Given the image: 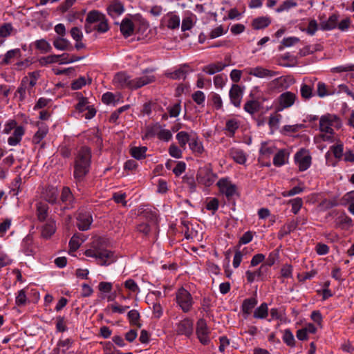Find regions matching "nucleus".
<instances>
[{
  "instance_id": "10",
  "label": "nucleus",
  "mask_w": 354,
  "mask_h": 354,
  "mask_svg": "<svg viewBox=\"0 0 354 354\" xmlns=\"http://www.w3.org/2000/svg\"><path fill=\"white\" fill-rule=\"evenodd\" d=\"M196 333L199 342L203 345H208L210 342L209 337V330L204 318H200L196 322Z\"/></svg>"
},
{
  "instance_id": "56",
  "label": "nucleus",
  "mask_w": 354,
  "mask_h": 354,
  "mask_svg": "<svg viewBox=\"0 0 354 354\" xmlns=\"http://www.w3.org/2000/svg\"><path fill=\"white\" fill-rule=\"evenodd\" d=\"M293 267L291 264L286 263L280 270L281 277L283 279H292L293 277Z\"/></svg>"
},
{
  "instance_id": "22",
  "label": "nucleus",
  "mask_w": 354,
  "mask_h": 354,
  "mask_svg": "<svg viewBox=\"0 0 354 354\" xmlns=\"http://www.w3.org/2000/svg\"><path fill=\"white\" fill-rule=\"evenodd\" d=\"M189 68L187 64L180 66L174 71H167L165 73L166 77L171 80H185L187 77L188 71L185 69Z\"/></svg>"
},
{
  "instance_id": "31",
  "label": "nucleus",
  "mask_w": 354,
  "mask_h": 354,
  "mask_svg": "<svg viewBox=\"0 0 354 354\" xmlns=\"http://www.w3.org/2000/svg\"><path fill=\"white\" fill-rule=\"evenodd\" d=\"M121 34L124 38H128L133 35L134 32V24L129 18H124L122 20L120 26Z\"/></svg>"
},
{
  "instance_id": "54",
  "label": "nucleus",
  "mask_w": 354,
  "mask_h": 354,
  "mask_svg": "<svg viewBox=\"0 0 354 354\" xmlns=\"http://www.w3.org/2000/svg\"><path fill=\"white\" fill-rule=\"evenodd\" d=\"M257 277V281H264L269 272V268L266 265L261 264V266L255 271H254Z\"/></svg>"
},
{
  "instance_id": "46",
  "label": "nucleus",
  "mask_w": 354,
  "mask_h": 354,
  "mask_svg": "<svg viewBox=\"0 0 354 354\" xmlns=\"http://www.w3.org/2000/svg\"><path fill=\"white\" fill-rule=\"evenodd\" d=\"M92 79L88 78V82H86V80L84 77L80 76L79 78L73 80L71 82V88L73 91L81 89L83 86H84L86 84H91Z\"/></svg>"
},
{
  "instance_id": "55",
  "label": "nucleus",
  "mask_w": 354,
  "mask_h": 354,
  "mask_svg": "<svg viewBox=\"0 0 354 354\" xmlns=\"http://www.w3.org/2000/svg\"><path fill=\"white\" fill-rule=\"evenodd\" d=\"M292 206L291 212L294 214H297L303 206V200L301 198L297 197L293 199H290L288 203Z\"/></svg>"
},
{
  "instance_id": "61",
  "label": "nucleus",
  "mask_w": 354,
  "mask_h": 354,
  "mask_svg": "<svg viewBox=\"0 0 354 354\" xmlns=\"http://www.w3.org/2000/svg\"><path fill=\"white\" fill-rule=\"evenodd\" d=\"M13 30V26L10 23H4L0 26V37L3 38L10 36Z\"/></svg>"
},
{
  "instance_id": "23",
  "label": "nucleus",
  "mask_w": 354,
  "mask_h": 354,
  "mask_svg": "<svg viewBox=\"0 0 354 354\" xmlns=\"http://www.w3.org/2000/svg\"><path fill=\"white\" fill-rule=\"evenodd\" d=\"M56 232V222L54 219L50 218L42 226L41 236L45 239H49Z\"/></svg>"
},
{
  "instance_id": "49",
  "label": "nucleus",
  "mask_w": 354,
  "mask_h": 354,
  "mask_svg": "<svg viewBox=\"0 0 354 354\" xmlns=\"http://www.w3.org/2000/svg\"><path fill=\"white\" fill-rule=\"evenodd\" d=\"M183 183L187 186L189 192L193 193L196 192V183L193 175H185L183 177Z\"/></svg>"
},
{
  "instance_id": "34",
  "label": "nucleus",
  "mask_w": 354,
  "mask_h": 354,
  "mask_svg": "<svg viewBox=\"0 0 354 354\" xmlns=\"http://www.w3.org/2000/svg\"><path fill=\"white\" fill-rule=\"evenodd\" d=\"M25 133V129L22 126H18L13 132V136L8 138V143L10 146H16L20 143L22 137Z\"/></svg>"
},
{
  "instance_id": "45",
  "label": "nucleus",
  "mask_w": 354,
  "mask_h": 354,
  "mask_svg": "<svg viewBox=\"0 0 354 354\" xmlns=\"http://www.w3.org/2000/svg\"><path fill=\"white\" fill-rule=\"evenodd\" d=\"M268 315V304L265 302L262 303L257 307L253 313V317L256 319H266Z\"/></svg>"
},
{
  "instance_id": "28",
  "label": "nucleus",
  "mask_w": 354,
  "mask_h": 354,
  "mask_svg": "<svg viewBox=\"0 0 354 354\" xmlns=\"http://www.w3.org/2000/svg\"><path fill=\"white\" fill-rule=\"evenodd\" d=\"M106 11L111 17L115 18L124 12V7L120 1H115L108 6Z\"/></svg>"
},
{
  "instance_id": "5",
  "label": "nucleus",
  "mask_w": 354,
  "mask_h": 354,
  "mask_svg": "<svg viewBox=\"0 0 354 354\" xmlns=\"http://www.w3.org/2000/svg\"><path fill=\"white\" fill-rule=\"evenodd\" d=\"M216 185L219 189L220 192L225 195L228 201L234 199V196L236 195L239 196L237 192V187L227 178H222L216 183Z\"/></svg>"
},
{
  "instance_id": "52",
  "label": "nucleus",
  "mask_w": 354,
  "mask_h": 354,
  "mask_svg": "<svg viewBox=\"0 0 354 354\" xmlns=\"http://www.w3.org/2000/svg\"><path fill=\"white\" fill-rule=\"evenodd\" d=\"M299 41V39L297 37H288L283 38L281 41V44L279 46L278 50L281 51L285 47H290Z\"/></svg>"
},
{
  "instance_id": "42",
  "label": "nucleus",
  "mask_w": 354,
  "mask_h": 354,
  "mask_svg": "<svg viewBox=\"0 0 354 354\" xmlns=\"http://www.w3.org/2000/svg\"><path fill=\"white\" fill-rule=\"evenodd\" d=\"M147 147H133L130 149L131 156L136 160H142L146 157Z\"/></svg>"
},
{
  "instance_id": "44",
  "label": "nucleus",
  "mask_w": 354,
  "mask_h": 354,
  "mask_svg": "<svg viewBox=\"0 0 354 354\" xmlns=\"http://www.w3.org/2000/svg\"><path fill=\"white\" fill-rule=\"evenodd\" d=\"M141 215L152 223H158V214L156 210L147 208L142 211Z\"/></svg>"
},
{
  "instance_id": "50",
  "label": "nucleus",
  "mask_w": 354,
  "mask_h": 354,
  "mask_svg": "<svg viewBox=\"0 0 354 354\" xmlns=\"http://www.w3.org/2000/svg\"><path fill=\"white\" fill-rule=\"evenodd\" d=\"M283 342L290 347L295 346V339L290 329L287 328L283 330L282 337Z\"/></svg>"
},
{
  "instance_id": "33",
  "label": "nucleus",
  "mask_w": 354,
  "mask_h": 354,
  "mask_svg": "<svg viewBox=\"0 0 354 354\" xmlns=\"http://www.w3.org/2000/svg\"><path fill=\"white\" fill-rule=\"evenodd\" d=\"M271 21L270 17H258L252 20L251 26L254 30H262L269 26Z\"/></svg>"
},
{
  "instance_id": "35",
  "label": "nucleus",
  "mask_w": 354,
  "mask_h": 354,
  "mask_svg": "<svg viewBox=\"0 0 354 354\" xmlns=\"http://www.w3.org/2000/svg\"><path fill=\"white\" fill-rule=\"evenodd\" d=\"M54 47L59 50H72L73 47L71 42L64 37H57L53 41Z\"/></svg>"
},
{
  "instance_id": "12",
  "label": "nucleus",
  "mask_w": 354,
  "mask_h": 354,
  "mask_svg": "<svg viewBox=\"0 0 354 354\" xmlns=\"http://www.w3.org/2000/svg\"><path fill=\"white\" fill-rule=\"evenodd\" d=\"M216 178V175L213 173L212 169L208 168L201 169L196 175V180L198 184L205 187L212 185Z\"/></svg>"
},
{
  "instance_id": "1",
  "label": "nucleus",
  "mask_w": 354,
  "mask_h": 354,
  "mask_svg": "<svg viewBox=\"0 0 354 354\" xmlns=\"http://www.w3.org/2000/svg\"><path fill=\"white\" fill-rule=\"evenodd\" d=\"M91 149L86 145L80 147L74 154L73 178L77 185L84 181L91 168Z\"/></svg>"
},
{
  "instance_id": "13",
  "label": "nucleus",
  "mask_w": 354,
  "mask_h": 354,
  "mask_svg": "<svg viewBox=\"0 0 354 354\" xmlns=\"http://www.w3.org/2000/svg\"><path fill=\"white\" fill-rule=\"evenodd\" d=\"M75 110L79 113H82L85 111L86 113L83 115L85 119L91 120L96 115L97 111L93 105H91L88 98H82L75 106Z\"/></svg>"
},
{
  "instance_id": "39",
  "label": "nucleus",
  "mask_w": 354,
  "mask_h": 354,
  "mask_svg": "<svg viewBox=\"0 0 354 354\" xmlns=\"http://www.w3.org/2000/svg\"><path fill=\"white\" fill-rule=\"evenodd\" d=\"M127 319L131 326H136L138 328H140L142 327V324L140 323V315L137 310L133 309L129 310L127 313Z\"/></svg>"
},
{
  "instance_id": "30",
  "label": "nucleus",
  "mask_w": 354,
  "mask_h": 354,
  "mask_svg": "<svg viewBox=\"0 0 354 354\" xmlns=\"http://www.w3.org/2000/svg\"><path fill=\"white\" fill-rule=\"evenodd\" d=\"M37 127L38 130L32 137V142L35 145L39 144L48 132V127L44 122H37Z\"/></svg>"
},
{
  "instance_id": "47",
  "label": "nucleus",
  "mask_w": 354,
  "mask_h": 354,
  "mask_svg": "<svg viewBox=\"0 0 354 354\" xmlns=\"http://www.w3.org/2000/svg\"><path fill=\"white\" fill-rule=\"evenodd\" d=\"M34 44L35 48L40 50L41 53H48L52 49L50 44L44 39L36 40Z\"/></svg>"
},
{
  "instance_id": "36",
  "label": "nucleus",
  "mask_w": 354,
  "mask_h": 354,
  "mask_svg": "<svg viewBox=\"0 0 354 354\" xmlns=\"http://www.w3.org/2000/svg\"><path fill=\"white\" fill-rule=\"evenodd\" d=\"M226 66H227V64H223L221 62H218L216 63H212V64L204 66L202 68V71L208 75H214L216 73L222 71Z\"/></svg>"
},
{
  "instance_id": "20",
  "label": "nucleus",
  "mask_w": 354,
  "mask_h": 354,
  "mask_svg": "<svg viewBox=\"0 0 354 354\" xmlns=\"http://www.w3.org/2000/svg\"><path fill=\"white\" fill-rule=\"evenodd\" d=\"M258 304V299L256 296L246 298L243 300L241 309L244 317L246 318L251 314L252 310Z\"/></svg>"
},
{
  "instance_id": "53",
  "label": "nucleus",
  "mask_w": 354,
  "mask_h": 354,
  "mask_svg": "<svg viewBox=\"0 0 354 354\" xmlns=\"http://www.w3.org/2000/svg\"><path fill=\"white\" fill-rule=\"evenodd\" d=\"M21 56V50L19 48H15L12 50H8L1 61L2 64H8L10 63L11 59L15 57H20Z\"/></svg>"
},
{
  "instance_id": "16",
  "label": "nucleus",
  "mask_w": 354,
  "mask_h": 354,
  "mask_svg": "<svg viewBox=\"0 0 354 354\" xmlns=\"http://www.w3.org/2000/svg\"><path fill=\"white\" fill-rule=\"evenodd\" d=\"M245 71L248 75H253L259 78L270 77L278 75V72L265 68L262 66L245 68Z\"/></svg>"
},
{
  "instance_id": "60",
  "label": "nucleus",
  "mask_w": 354,
  "mask_h": 354,
  "mask_svg": "<svg viewBox=\"0 0 354 354\" xmlns=\"http://www.w3.org/2000/svg\"><path fill=\"white\" fill-rule=\"evenodd\" d=\"M319 25L315 19H310L309 21L308 27L306 28L301 29V31L306 32L308 35H314L318 30Z\"/></svg>"
},
{
  "instance_id": "26",
  "label": "nucleus",
  "mask_w": 354,
  "mask_h": 354,
  "mask_svg": "<svg viewBox=\"0 0 354 354\" xmlns=\"http://www.w3.org/2000/svg\"><path fill=\"white\" fill-rule=\"evenodd\" d=\"M189 149L196 155H201L204 151L203 142L199 140L196 133L192 131V138L189 143Z\"/></svg>"
},
{
  "instance_id": "51",
  "label": "nucleus",
  "mask_w": 354,
  "mask_h": 354,
  "mask_svg": "<svg viewBox=\"0 0 354 354\" xmlns=\"http://www.w3.org/2000/svg\"><path fill=\"white\" fill-rule=\"evenodd\" d=\"M301 96L305 100H310L313 95V88L310 85L302 84L300 88Z\"/></svg>"
},
{
  "instance_id": "3",
  "label": "nucleus",
  "mask_w": 354,
  "mask_h": 354,
  "mask_svg": "<svg viewBox=\"0 0 354 354\" xmlns=\"http://www.w3.org/2000/svg\"><path fill=\"white\" fill-rule=\"evenodd\" d=\"M175 300L178 306L185 313H189L194 304L192 295L184 287H180L177 290Z\"/></svg>"
},
{
  "instance_id": "58",
  "label": "nucleus",
  "mask_w": 354,
  "mask_h": 354,
  "mask_svg": "<svg viewBox=\"0 0 354 354\" xmlns=\"http://www.w3.org/2000/svg\"><path fill=\"white\" fill-rule=\"evenodd\" d=\"M297 6V3L295 0H286L284 1L277 9V12H282L287 11L292 8H295Z\"/></svg>"
},
{
  "instance_id": "43",
  "label": "nucleus",
  "mask_w": 354,
  "mask_h": 354,
  "mask_svg": "<svg viewBox=\"0 0 354 354\" xmlns=\"http://www.w3.org/2000/svg\"><path fill=\"white\" fill-rule=\"evenodd\" d=\"M192 138V131L189 134L186 131H182L178 132L176 136V140H178L180 147L182 148H185L186 145L189 143Z\"/></svg>"
},
{
  "instance_id": "18",
  "label": "nucleus",
  "mask_w": 354,
  "mask_h": 354,
  "mask_svg": "<svg viewBox=\"0 0 354 354\" xmlns=\"http://www.w3.org/2000/svg\"><path fill=\"white\" fill-rule=\"evenodd\" d=\"M33 88H30L29 84L28 83V76H25L21 79L20 84L17 88L15 95L19 96V101L23 102L26 99V93L28 91L30 94L32 91Z\"/></svg>"
},
{
  "instance_id": "29",
  "label": "nucleus",
  "mask_w": 354,
  "mask_h": 354,
  "mask_svg": "<svg viewBox=\"0 0 354 354\" xmlns=\"http://www.w3.org/2000/svg\"><path fill=\"white\" fill-rule=\"evenodd\" d=\"M289 152L286 149H279L274 156L273 165L279 167L288 163Z\"/></svg>"
},
{
  "instance_id": "62",
  "label": "nucleus",
  "mask_w": 354,
  "mask_h": 354,
  "mask_svg": "<svg viewBox=\"0 0 354 354\" xmlns=\"http://www.w3.org/2000/svg\"><path fill=\"white\" fill-rule=\"evenodd\" d=\"M209 100L216 110L221 109L223 107V101L219 94L216 93H212Z\"/></svg>"
},
{
  "instance_id": "38",
  "label": "nucleus",
  "mask_w": 354,
  "mask_h": 354,
  "mask_svg": "<svg viewBox=\"0 0 354 354\" xmlns=\"http://www.w3.org/2000/svg\"><path fill=\"white\" fill-rule=\"evenodd\" d=\"M44 197L48 203H57L58 197L57 189L53 186L48 187L44 193Z\"/></svg>"
},
{
  "instance_id": "57",
  "label": "nucleus",
  "mask_w": 354,
  "mask_h": 354,
  "mask_svg": "<svg viewBox=\"0 0 354 354\" xmlns=\"http://www.w3.org/2000/svg\"><path fill=\"white\" fill-rule=\"evenodd\" d=\"M277 150V147L274 145H268L267 143L263 142L261 144L259 149V153L261 156H270L274 153Z\"/></svg>"
},
{
  "instance_id": "24",
  "label": "nucleus",
  "mask_w": 354,
  "mask_h": 354,
  "mask_svg": "<svg viewBox=\"0 0 354 354\" xmlns=\"http://www.w3.org/2000/svg\"><path fill=\"white\" fill-rule=\"evenodd\" d=\"M230 157L236 163L244 165L247 160L245 152L239 148L232 147L229 150Z\"/></svg>"
},
{
  "instance_id": "17",
  "label": "nucleus",
  "mask_w": 354,
  "mask_h": 354,
  "mask_svg": "<svg viewBox=\"0 0 354 354\" xmlns=\"http://www.w3.org/2000/svg\"><path fill=\"white\" fill-rule=\"evenodd\" d=\"M296 99L297 95L295 93L290 91H286L279 96V104L281 107V109H287L294 104Z\"/></svg>"
},
{
  "instance_id": "7",
  "label": "nucleus",
  "mask_w": 354,
  "mask_h": 354,
  "mask_svg": "<svg viewBox=\"0 0 354 354\" xmlns=\"http://www.w3.org/2000/svg\"><path fill=\"white\" fill-rule=\"evenodd\" d=\"M77 227L81 231H86L90 229L93 223V217L90 210L85 207H80L77 212Z\"/></svg>"
},
{
  "instance_id": "2",
  "label": "nucleus",
  "mask_w": 354,
  "mask_h": 354,
  "mask_svg": "<svg viewBox=\"0 0 354 354\" xmlns=\"http://www.w3.org/2000/svg\"><path fill=\"white\" fill-rule=\"evenodd\" d=\"M109 29L108 19L104 14L97 10H92L87 13L84 24L86 33L90 34L96 31L102 34L108 32Z\"/></svg>"
},
{
  "instance_id": "37",
  "label": "nucleus",
  "mask_w": 354,
  "mask_h": 354,
  "mask_svg": "<svg viewBox=\"0 0 354 354\" xmlns=\"http://www.w3.org/2000/svg\"><path fill=\"white\" fill-rule=\"evenodd\" d=\"M155 81L156 77L153 75H146L140 77L134 78V90L154 82Z\"/></svg>"
},
{
  "instance_id": "64",
  "label": "nucleus",
  "mask_w": 354,
  "mask_h": 354,
  "mask_svg": "<svg viewBox=\"0 0 354 354\" xmlns=\"http://www.w3.org/2000/svg\"><path fill=\"white\" fill-rule=\"evenodd\" d=\"M192 98L198 105L204 106L205 95L201 91H197L192 95Z\"/></svg>"
},
{
  "instance_id": "14",
  "label": "nucleus",
  "mask_w": 354,
  "mask_h": 354,
  "mask_svg": "<svg viewBox=\"0 0 354 354\" xmlns=\"http://www.w3.org/2000/svg\"><path fill=\"white\" fill-rule=\"evenodd\" d=\"M194 331V322L186 317L176 324V332L178 335H185L189 337Z\"/></svg>"
},
{
  "instance_id": "15",
  "label": "nucleus",
  "mask_w": 354,
  "mask_h": 354,
  "mask_svg": "<svg viewBox=\"0 0 354 354\" xmlns=\"http://www.w3.org/2000/svg\"><path fill=\"white\" fill-rule=\"evenodd\" d=\"M243 95V88L239 84H232L230 91L229 97L230 102L236 108L241 106V100Z\"/></svg>"
},
{
  "instance_id": "27",
  "label": "nucleus",
  "mask_w": 354,
  "mask_h": 354,
  "mask_svg": "<svg viewBox=\"0 0 354 354\" xmlns=\"http://www.w3.org/2000/svg\"><path fill=\"white\" fill-rule=\"evenodd\" d=\"M165 24V26L171 30L178 28L180 26V19L177 15L173 12H169L162 20Z\"/></svg>"
},
{
  "instance_id": "63",
  "label": "nucleus",
  "mask_w": 354,
  "mask_h": 354,
  "mask_svg": "<svg viewBox=\"0 0 354 354\" xmlns=\"http://www.w3.org/2000/svg\"><path fill=\"white\" fill-rule=\"evenodd\" d=\"M124 286L126 289L134 293H138L140 290L136 282L132 279L125 281Z\"/></svg>"
},
{
  "instance_id": "21",
  "label": "nucleus",
  "mask_w": 354,
  "mask_h": 354,
  "mask_svg": "<svg viewBox=\"0 0 354 354\" xmlns=\"http://www.w3.org/2000/svg\"><path fill=\"white\" fill-rule=\"evenodd\" d=\"M160 129H161V125L159 122L147 125L145 128L144 133L142 136V140H149L158 136Z\"/></svg>"
},
{
  "instance_id": "6",
  "label": "nucleus",
  "mask_w": 354,
  "mask_h": 354,
  "mask_svg": "<svg viewBox=\"0 0 354 354\" xmlns=\"http://www.w3.org/2000/svg\"><path fill=\"white\" fill-rule=\"evenodd\" d=\"M59 204L62 211L71 210L75 207L76 199L69 187H63Z\"/></svg>"
},
{
  "instance_id": "8",
  "label": "nucleus",
  "mask_w": 354,
  "mask_h": 354,
  "mask_svg": "<svg viewBox=\"0 0 354 354\" xmlns=\"http://www.w3.org/2000/svg\"><path fill=\"white\" fill-rule=\"evenodd\" d=\"M294 160L300 171L307 170L311 165V156L308 150L303 148L295 154Z\"/></svg>"
},
{
  "instance_id": "9",
  "label": "nucleus",
  "mask_w": 354,
  "mask_h": 354,
  "mask_svg": "<svg viewBox=\"0 0 354 354\" xmlns=\"http://www.w3.org/2000/svg\"><path fill=\"white\" fill-rule=\"evenodd\" d=\"M114 85L119 88H129L134 90V79L124 71L117 73L113 80Z\"/></svg>"
},
{
  "instance_id": "19",
  "label": "nucleus",
  "mask_w": 354,
  "mask_h": 354,
  "mask_svg": "<svg viewBox=\"0 0 354 354\" xmlns=\"http://www.w3.org/2000/svg\"><path fill=\"white\" fill-rule=\"evenodd\" d=\"M21 252L26 256H33L35 253V246L33 243V238L27 235L22 241L21 245Z\"/></svg>"
},
{
  "instance_id": "11",
  "label": "nucleus",
  "mask_w": 354,
  "mask_h": 354,
  "mask_svg": "<svg viewBox=\"0 0 354 354\" xmlns=\"http://www.w3.org/2000/svg\"><path fill=\"white\" fill-rule=\"evenodd\" d=\"M118 260L115 252L106 248H100L97 263L101 266H109Z\"/></svg>"
},
{
  "instance_id": "25",
  "label": "nucleus",
  "mask_w": 354,
  "mask_h": 354,
  "mask_svg": "<svg viewBox=\"0 0 354 354\" xmlns=\"http://www.w3.org/2000/svg\"><path fill=\"white\" fill-rule=\"evenodd\" d=\"M339 17L338 13H333L328 17V20L321 21L319 24L321 30L328 31L335 29L337 26Z\"/></svg>"
},
{
  "instance_id": "4",
  "label": "nucleus",
  "mask_w": 354,
  "mask_h": 354,
  "mask_svg": "<svg viewBox=\"0 0 354 354\" xmlns=\"http://www.w3.org/2000/svg\"><path fill=\"white\" fill-rule=\"evenodd\" d=\"M341 126L339 118L335 115L326 114L319 119V130L329 134H335L332 127L338 128Z\"/></svg>"
},
{
  "instance_id": "48",
  "label": "nucleus",
  "mask_w": 354,
  "mask_h": 354,
  "mask_svg": "<svg viewBox=\"0 0 354 354\" xmlns=\"http://www.w3.org/2000/svg\"><path fill=\"white\" fill-rule=\"evenodd\" d=\"M317 94L319 97H324L333 95L334 92L330 91L324 82H319L317 84Z\"/></svg>"
},
{
  "instance_id": "40",
  "label": "nucleus",
  "mask_w": 354,
  "mask_h": 354,
  "mask_svg": "<svg viewBox=\"0 0 354 354\" xmlns=\"http://www.w3.org/2000/svg\"><path fill=\"white\" fill-rule=\"evenodd\" d=\"M261 108V104L258 100H251L245 102L243 109L245 112L253 115L259 111Z\"/></svg>"
},
{
  "instance_id": "32",
  "label": "nucleus",
  "mask_w": 354,
  "mask_h": 354,
  "mask_svg": "<svg viewBox=\"0 0 354 354\" xmlns=\"http://www.w3.org/2000/svg\"><path fill=\"white\" fill-rule=\"evenodd\" d=\"M49 206L44 202L36 203V215L39 221H45L48 216Z\"/></svg>"
},
{
  "instance_id": "59",
  "label": "nucleus",
  "mask_w": 354,
  "mask_h": 354,
  "mask_svg": "<svg viewBox=\"0 0 354 354\" xmlns=\"http://www.w3.org/2000/svg\"><path fill=\"white\" fill-rule=\"evenodd\" d=\"M58 55H50L46 57H42L39 59L41 66H46L50 64L57 63L59 61Z\"/></svg>"
},
{
  "instance_id": "41",
  "label": "nucleus",
  "mask_w": 354,
  "mask_h": 354,
  "mask_svg": "<svg viewBox=\"0 0 354 354\" xmlns=\"http://www.w3.org/2000/svg\"><path fill=\"white\" fill-rule=\"evenodd\" d=\"M239 128V122L236 119H230L225 122V130L228 132L230 137H234L236 130Z\"/></svg>"
}]
</instances>
